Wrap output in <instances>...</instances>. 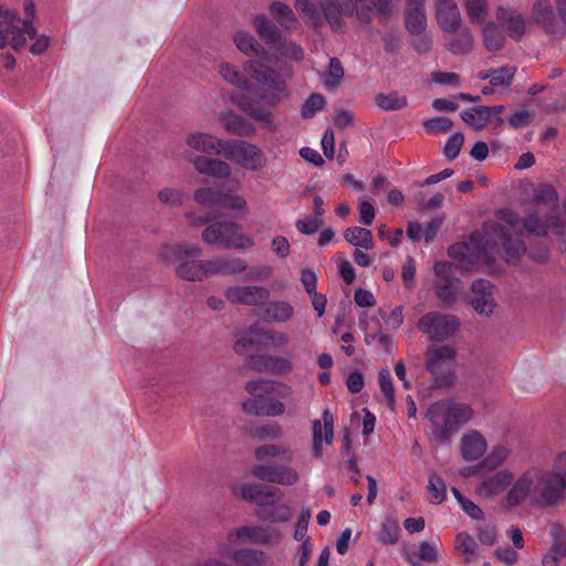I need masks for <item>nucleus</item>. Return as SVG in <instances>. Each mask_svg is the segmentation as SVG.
Listing matches in <instances>:
<instances>
[{"mask_svg":"<svg viewBox=\"0 0 566 566\" xmlns=\"http://www.w3.org/2000/svg\"><path fill=\"white\" fill-rule=\"evenodd\" d=\"M464 143V136L461 133H455L450 136L444 145L443 154L448 159H455Z\"/></svg>","mask_w":566,"mask_h":566,"instance_id":"62","label":"nucleus"},{"mask_svg":"<svg viewBox=\"0 0 566 566\" xmlns=\"http://www.w3.org/2000/svg\"><path fill=\"white\" fill-rule=\"evenodd\" d=\"M223 126L228 133L240 137L253 136L255 134L254 125L237 114L226 116Z\"/></svg>","mask_w":566,"mask_h":566,"instance_id":"33","label":"nucleus"},{"mask_svg":"<svg viewBox=\"0 0 566 566\" xmlns=\"http://www.w3.org/2000/svg\"><path fill=\"white\" fill-rule=\"evenodd\" d=\"M460 326V319L455 315L440 312H429L417 323L418 331L427 335L430 342H444L453 337Z\"/></svg>","mask_w":566,"mask_h":566,"instance_id":"8","label":"nucleus"},{"mask_svg":"<svg viewBox=\"0 0 566 566\" xmlns=\"http://www.w3.org/2000/svg\"><path fill=\"white\" fill-rule=\"evenodd\" d=\"M378 381H379L381 391L384 392V395L387 398L389 408L394 409V407H395V389H394V384H392V379H391L389 370L384 369V370L379 371Z\"/></svg>","mask_w":566,"mask_h":566,"instance_id":"61","label":"nucleus"},{"mask_svg":"<svg viewBox=\"0 0 566 566\" xmlns=\"http://www.w3.org/2000/svg\"><path fill=\"white\" fill-rule=\"evenodd\" d=\"M457 356V348L448 344L431 345L427 348L424 365L431 375V388L449 389L454 385L457 376L452 363Z\"/></svg>","mask_w":566,"mask_h":566,"instance_id":"5","label":"nucleus"},{"mask_svg":"<svg viewBox=\"0 0 566 566\" xmlns=\"http://www.w3.org/2000/svg\"><path fill=\"white\" fill-rule=\"evenodd\" d=\"M196 170L201 175H207L217 179H226L231 172V166L220 159L209 158L206 156H193L189 159Z\"/></svg>","mask_w":566,"mask_h":566,"instance_id":"24","label":"nucleus"},{"mask_svg":"<svg viewBox=\"0 0 566 566\" xmlns=\"http://www.w3.org/2000/svg\"><path fill=\"white\" fill-rule=\"evenodd\" d=\"M537 217L532 214L523 221L512 210H501L496 220L486 221L480 231L471 233L468 241L452 244L448 249V254L454 260L455 269L461 273H468L476 265H491L501 247L506 261L516 263L526 251V245L520 237L523 233H545L547 224L541 223Z\"/></svg>","mask_w":566,"mask_h":566,"instance_id":"1","label":"nucleus"},{"mask_svg":"<svg viewBox=\"0 0 566 566\" xmlns=\"http://www.w3.org/2000/svg\"><path fill=\"white\" fill-rule=\"evenodd\" d=\"M566 557V539L552 544L546 554L542 557L543 566H558L559 559Z\"/></svg>","mask_w":566,"mask_h":566,"instance_id":"58","label":"nucleus"},{"mask_svg":"<svg viewBox=\"0 0 566 566\" xmlns=\"http://www.w3.org/2000/svg\"><path fill=\"white\" fill-rule=\"evenodd\" d=\"M566 497V485L548 470L531 467L512 484L506 495L511 507L523 504L526 500L541 507H552Z\"/></svg>","mask_w":566,"mask_h":566,"instance_id":"2","label":"nucleus"},{"mask_svg":"<svg viewBox=\"0 0 566 566\" xmlns=\"http://www.w3.org/2000/svg\"><path fill=\"white\" fill-rule=\"evenodd\" d=\"M263 305L262 319L265 323L283 324L294 316V307L286 301H266Z\"/></svg>","mask_w":566,"mask_h":566,"instance_id":"29","label":"nucleus"},{"mask_svg":"<svg viewBox=\"0 0 566 566\" xmlns=\"http://www.w3.org/2000/svg\"><path fill=\"white\" fill-rule=\"evenodd\" d=\"M483 43L488 51H500L505 42V36L494 22L488 23L482 32Z\"/></svg>","mask_w":566,"mask_h":566,"instance_id":"38","label":"nucleus"},{"mask_svg":"<svg viewBox=\"0 0 566 566\" xmlns=\"http://www.w3.org/2000/svg\"><path fill=\"white\" fill-rule=\"evenodd\" d=\"M251 473L260 481L268 483L290 486L298 483L300 473L291 465L279 464H254L251 467Z\"/></svg>","mask_w":566,"mask_h":566,"instance_id":"12","label":"nucleus"},{"mask_svg":"<svg viewBox=\"0 0 566 566\" xmlns=\"http://www.w3.org/2000/svg\"><path fill=\"white\" fill-rule=\"evenodd\" d=\"M534 202L536 207L526 212L524 218L521 220H526L528 214L541 210V220H546L549 216L555 214L558 216V196L555 189L549 185H541L534 190Z\"/></svg>","mask_w":566,"mask_h":566,"instance_id":"18","label":"nucleus"},{"mask_svg":"<svg viewBox=\"0 0 566 566\" xmlns=\"http://www.w3.org/2000/svg\"><path fill=\"white\" fill-rule=\"evenodd\" d=\"M209 276L211 275H237L247 271L248 264L241 258H217L208 260Z\"/></svg>","mask_w":566,"mask_h":566,"instance_id":"30","label":"nucleus"},{"mask_svg":"<svg viewBox=\"0 0 566 566\" xmlns=\"http://www.w3.org/2000/svg\"><path fill=\"white\" fill-rule=\"evenodd\" d=\"M455 547L463 554L465 563H472L476 560L478 544L470 534H458L455 538Z\"/></svg>","mask_w":566,"mask_h":566,"instance_id":"44","label":"nucleus"},{"mask_svg":"<svg viewBox=\"0 0 566 566\" xmlns=\"http://www.w3.org/2000/svg\"><path fill=\"white\" fill-rule=\"evenodd\" d=\"M319 8L334 30L342 28L343 15H353L355 11L353 0H319Z\"/></svg>","mask_w":566,"mask_h":566,"instance_id":"19","label":"nucleus"},{"mask_svg":"<svg viewBox=\"0 0 566 566\" xmlns=\"http://www.w3.org/2000/svg\"><path fill=\"white\" fill-rule=\"evenodd\" d=\"M400 527L394 518H386L378 533V539L385 545H394L398 542Z\"/></svg>","mask_w":566,"mask_h":566,"instance_id":"48","label":"nucleus"},{"mask_svg":"<svg viewBox=\"0 0 566 566\" xmlns=\"http://www.w3.org/2000/svg\"><path fill=\"white\" fill-rule=\"evenodd\" d=\"M220 207L233 211H240L243 214L249 213V207L247 200L239 195L230 193V192H222L221 200H220Z\"/></svg>","mask_w":566,"mask_h":566,"instance_id":"55","label":"nucleus"},{"mask_svg":"<svg viewBox=\"0 0 566 566\" xmlns=\"http://www.w3.org/2000/svg\"><path fill=\"white\" fill-rule=\"evenodd\" d=\"M228 545H235L238 542L253 544H276L281 541V533L272 526H243L228 534Z\"/></svg>","mask_w":566,"mask_h":566,"instance_id":"14","label":"nucleus"},{"mask_svg":"<svg viewBox=\"0 0 566 566\" xmlns=\"http://www.w3.org/2000/svg\"><path fill=\"white\" fill-rule=\"evenodd\" d=\"M243 70L253 82L259 98L266 105L275 106L290 96L289 73L279 72L268 64L253 60L247 61Z\"/></svg>","mask_w":566,"mask_h":566,"instance_id":"3","label":"nucleus"},{"mask_svg":"<svg viewBox=\"0 0 566 566\" xmlns=\"http://www.w3.org/2000/svg\"><path fill=\"white\" fill-rule=\"evenodd\" d=\"M254 457L258 461H265L271 458H281L290 463L293 460V452L281 444H263L254 450Z\"/></svg>","mask_w":566,"mask_h":566,"instance_id":"35","label":"nucleus"},{"mask_svg":"<svg viewBox=\"0 0 566 566\" xmlns=\"http://www.w3.org/2000/svg\"><path fill=\"white\" fill-rule=\"evenodd\" d=\"M512 482L513 473L504 469L484 479L476 486V492L482 497L489 499L502 493Z\"/></svg>","mask_w":566,"mask_h":566,"instance_id":"26","label":"nucleus"},{"mask_svg":"<svg viewBox=\"0 0 566 566\" xmlns=\"http://www.w3.org/2000/svg\"><path fill=\"white\" fill-rule=\"evenodd\" d=\"M463 7L472 24H481L489 12L486 0H465Z\"/></svg>","mask_w":566,"mask_h":566,"instance_id":"42","label":"nucleus"},{"mask_svg":"<svg viewBox=\"0 0 566 566\" xmlns=\"http://www.w3.org/2000/svg\"><path fill=\"white\" fill-rule=\"evenodd\" d=\"M233 40L238 50L247 55H259L261 52V46L255 39L245 32H237Z\"/></svg>","mask_w":566,"mask_h":566,"instance_id":"52","label":"nucleus"},{"mask_svg":"<svg viewBox=\"0 0 566 566\" xmlns=\"http://www.w3.org/2000/svg\"><path fill=\"white\" fill-rule=\"evenodd\" d=\"M405 27L410 34H420L427 31L426 8L406 7Z\"/></svg>","mask_w":566,"mask_h":566,"instance_id":"32","label":"nucleus"},{"mask_svg":"<svg viewBox=\"0 0 566 566\" xmlns=\"http://www.w3.org/2000/svg\"><path fill=\"white\" fill-rule=\"evenodd\" d=\"M533 19L548 33L564 32L563 23L554 11L549 0H537L533 6Z\"/></svg>","mask_w":566,"mask_h":566,"instance_id":"23","label":"nucleus"},{"mask_svg":"<svg viewBox=\"0 0 566 566\" xmlns=\"http://www.w3.org/2000/svg\"><path fill=\"white\" fill-rule=\"evenodd\" d=\"M219 74L226 82L239 90L244 92L253 91V85L248 74L241 73L237 67L229 63H221L219 65Z\"/></svg>","mask_w":566,"mask_h":566,"instance_id":"31","label":"nucleus"},{"mask_svg":"<svg viewBox=\"0 0 566 566\" xmlns=\"http://www.w3.org/2000/svg\"><path fill=\"white\" fill-rule=\"evenodd\" d=\"M241 226L231 220H220L206 227L201 238L206 244L223 249H249L255 244L250 233L240 232Z\"/></svg>","mask_w":566,"mask_h":566,"instance_id":"6","label":"nucleus"},{"mask_svg":"<svg viewBox=\"0 0 566 566\" xmlns=\"http://www.w3.org/2000/svg\"><path fill=\"white\" fill-rule=\"evenodd\" d=\"M448 400L437 401L427 409L424 417L431 423L429 438L431 441L442 442L449 440L455 433L449 411Z\"/></svg>","mask_w":566,"mask_h":566,"instance_id":"10","label":"nucleus"},{"mask_svg":"<svg viewBox=\"0 0 566 566\" xmlns=\"http://www.w3.org/2000/svg\"><path fill=\"white\" fill-rule=\"evenodd\" d=\"M376 105L382 111H398L402 109L408 105V99L405 95H400L398 92H390L388 94L379 93L375 96Z\"/></svg>","mask_w":566,"mask_h":566,"instance_id":"39","label":"nucleus"},{"mask_svg":"<svg viewBox=\"0 0 566 566\" xmlns=\"http://www.w3.org/2000/svg\"><path fill=\"white\" fill-rule=\"evenodd\" d=\"M486 449V440L476 430H471L461 438V454L465 461L479 460Z\"/></svg>","mask_w":566,"mask_h":566,"instance_id":"28","label":"nucleus"},{"mask_svg":"<svg viewBox=\"0 0 566 566\" xmlns=\"http://www.w3.org/2000/svg\"><path fill=\"white\" fill-rule=\"evenodd\" d=\"M202 250L196 245L170 244L164 247L161 256L176 263V275L185 281L201 282L209 277L208 260H201Z\"/></svg>","mask_w":566,"mask_h":566,"instance_id":"4","label":"nucleus"},{"mask_svg":"<svg viewBox=\"0 0 566 566\" xmlns=\"http://www.w3.org/2000/svg\"><path fill=\"white\" fill-rule=\"evenodd\" d=\"M496 21L505 28L510 38L520 41L526 32V21L515 9L499 7L496 9Z\"/></svg>","mask_w":566,"mask_h":566,"instance_id":"22","label":"nucleus"},{"mask_svg":"<svg viewBox=\"0 0 566 566\" xmlns=\"http://www.w3.org/2000/svg\"><path fill=\"white\" fill-rule=\"evenodd\" d=\"M535 118L534 111H516L507 118L510 126L513 128H523L528 126Z\"/></svg>","mask_w":566,"mask_h":566,"instance_id":"64","label":"nucleus"},{"mask_svg":"<svg viewBox=\"0 0 566 566\" xmlns=\"http://www.w3.org/2000/svg\"><path fill=\"white\" fill-rule=\"evenodd\" d=\"M231 558L240 566H260L264 560L262 552L242 548L231 553Z\"/></svg>","mask_w":566,"mask_h":566,"instance_id":"46","label":"nucleus"},{"mask_svg":"<svg viewBox=\"0 0 566 566\" xmlns=\"http://www.w3.org/2000/svg\"><path fill=\"white\" fill-rule=\"evenodd\" d=\"M428 491L430 494V503L440 504L446 500L447 486L442 478L437 473L429 475Z\"/></svg>","mask_w":566,"mask_h":566,"instance_id":"51","label":"nucleus"},{"mask_svg":"<svg viewBox=\"0 0 566 566\" xmlns=\"http://www.w3.org/2000/svg\"><path fill=\"white\" fill-rule=\"evenodd\" d=\"M324 426L321 420L313 421V454L316 458L323 455V442L331 444L334 437L333 416L328 410L323 412Z\"/></svg>","mask_w":566,"mask_h":566,"instance_id":"25","label":"nucleus"},{"mask_svg":"<svg viewBox=\"0 0 566 566\" xmlns=\"http://www.w3.org/2000/svg\"><path fill=\"white\" fill-rule=\"evenodd\" d=\"M244 367L255 373L286 375L292 371V363L284 357L273 355H252L244 363Z\"/></svg>","mask_w":566,"mask_h":566,"instance_id":"16","label":"nucleus"},{"mask_svg":"<svg viewBox=\"0 0 566 566\" xmlns=\"http://www.w3.org/2000/svg\"><path fill=\"white\" fill-rule=\"evenodd\" d=\"M254 27L259 35L266 42L276 43L280 40L277 28L265 15L255 17Z\"/></svg>","mask_w":566,"mask_h":566,"instance_id":"47","label":"nucleus"},{"mask_svg":"<svg viewBox=\"0 0 566 566\" xmlns=\"http://www.w3.org/2000/svg\"><path fill=\"white\" fill-rule=\"evenodd\" d=\"M276 381L268 379L250 380L245 385V390L253 397H265L275 391Z\"/></svg>","mask_w":566,"mask_h":566,"instance_id":"53","label":"nucleus"},{"mask_svg":"<svg viewBox=\"0 0 566 566\" xmlns=\"http://www.w3.org/2000/svg\"><path fill=\"white\" fill-rule=\"evenodd\" d=\"M223 156L251 171H259L266 164L264 153L258 146L244 140L224 142Z\"/></svg>","mask_w":566,"mask_h":566,"instance_id":"9","label":"nucleus"},{"mask_svg":"<svg viewBox=\"0 0 566 566\" xmlns=\"http://www.w3.org/2000/svg\"><path fill=\"white\" fill-rule=\"evenodd\" d=\"M436 20L440 29L447 33H455L462 27V18L454 1L436 2Z\"/></svg>","mask_w":566,"mask_h":566,"instance_id":"21","label":"nucleus"},{"mask_svg":"<svg viewBox=\"0 0 566 566\" xmlns=\"http://www.w3.org/2000/svg\"><path fill=\"white\" fill-rule=\"evenodd\" d=\"M270 12L286 30H292L297 24V20L295 19L292 9L284 3H272L270 7Z\"/></svg>","mask_w":566,"mask_h":566,"instance_id":"43","label":"nucleus"},{"mask_svg":"<svg viewBox=\"0 0 566 566\" xmlns=\"http://www.w3.org/2000/svg\"><path fill=\"white\" fill-rule=\"evenodd\" d=\"M547 470L566 485V451L556 453L552 461L551 469Z\"/></svg>","mask_w":566,"mask_h":566,"instance_id":"63","label":"nucleus"},{"mask_svg":"<svg viewBox=\"0 0 566 566\" xmlns=\"http://www.w3.org/2000/svg\"><path fill=\"white\" fill-rule=\"evenodd\" d=\"M261 340L263 342L261 346H271L276 349H282L290 343L286 333L273 329H266Z\"/></svg>","mask_w":566,"mask_h":566,"instance_id":"59","label":"nucleus"},{"mask_svg":"<svg viewBox=\"0 0 566 566\" xmlns=\"http://www.w3.org/2000/svg\"><path fill=\"white\" fill-rule=\"evenodd\" d=\"M242 409L256 417H276L284 413L285 406L274 397H259L244 400Z\"/></svg>","mask_w":566,"mask_h":566,"instance_id":"20","label":"nucleus"},{"mask_svg":"<svg viewBox=\"0 0 566 566\" xmlns=\"http://www.w3.org/2000/svg\"><path fill=\"white\" fill-rule=\"evenodd\" d=\"M259 516L270 523H284L291 518L292 510L287 504L281 503L279 500L273 505L262 509Z\"/></svg>","mask_w":566,"mask_h":566,"instance_id":"37","label":"nucleus"},{"mask_svg":"<svg viewBox=\"0 0 566 566\" xmlns=\"http://www.w3.org/2000/svg\"><path fill=\"white\" fill-rule=\"evenodd\" d=\"M515 66H502L493 70L492 86L507 87L515 75Z\"/></svg>","mask_w":566,"mask_h":566,"instance_id":"60","label":"nucleus"},{"mask_svg":"<svg viewBox=\"0 0 566 566\" xmlns=\"http://www.w3.org/2000/svg\"><path fill=\"white\" fill-rule=\"evenodd\" d=\"M511 454V450L505 446H496L490 454L481 462V467L489 470L497 469Z\"/></svg>","mask_w":566,"mask_h":566,"instance_id":"54","label":"nucleus"},{"mask_svg":"<svg viewBox=\"0 0 566 566\" xmlns=\"http://www.w3.org/2000/svg\"><path fill=\"white\" fill-rule=\"evenodd\" d=\"M447 409L453 424H455V432L459 430V427L468 422L473 415V411L469 405L455 403L450 400H448Z\"/></svg>","mask_w":566,"mask_h":566,"instance_id":"45","label":"nucleus"},{"mask_svg":"<svg viewBox=\"0 0 566 566\" xmlns=\"http://www.w3.org/2000/svg\"><path fill=\"white\" fill-rule=\"evenodd\" d=\"M457 36L449 41L448 49L453 54H465L471 51L474 38L467 27H461Z\"/></svg>","mask_w":566,"mask_h":566,"instance_id":"40","label":"nucleus"},{"mask_svg":"<svg viewBox=\"0 0 566 566\" xmlns=\"http://www.w3.org/2000/svg\"><path fill=\"white\" fill-rule=\"evenodd\" d=\"M226 298L232 304L259 306L270 300L271 293L259 285L231 286L224 291Z\"/></svg>","mask_w":566,"mask_h":566,"instance_id":"15","label":"nucleus"},{"mask_svg":"<svg viewBox=\"0 0 566 566\" xmlns=\"http://www.w3.org/2000/svg\"><path fill=\"white\" fill-rule=\"evenodd\" d=\"M355 6L354 13L359 22L369 24L374 18L384 23L397 10L394 0H353Z\"/></svg>","mask_w":566,"mask_h":566,"instance_id":"13","label":"nucleus"},{"mask_svg":"<svg viewBox=\"0 0 566 566\" xmlns=\"http://www.w3.org/2000/svg\"><path fill=\"white\" fill-rule=\"evenodd\" d=\"M326 104L325 97L319 93L311 94L302 105L301 115L303 118H312L315 113L323 109Z\"/></svg>","mask_w":566,"mask_h":566,"instance_id":"57","label":"nucleus"},{"mask_svg":"<svg viewBox=\"0 0 566 566\" xmlns=\"http://www.w3.org/2000/svg\"><path fill=\"white\" fill-rule=\"evenodd\" d=\"M460 281L449 280V281H434V291L439 301L442 303L443 307H451L458 296Z\"/></svg>","mask_w":566,"mask_h":566,"instance_id":"34","label":"nucleus"},{"mask_svg":"<svg viewBox=\"0 0 566 566\" xmlns=\"http://www.w3.org/2000/svg\"><path fill=\"white\" fill-rule=\"evenodd\" d=\"M344 77V69L337 57L329 60V66L324 77V85L327 90H335Z\"/></svg>","mask_w":566,"mask_h":566,"instance_id":"50","label":"nucleus"},{"mask_svg":"<svg viewBox=\"0 0 566 566\" xmlns=\"http://www.w3.org/2000/svg\"><path fill=\"white\" fill-rule=\"evenodd\" d=\"M241 109L253 119L270 124L272 122L273 115L272 113L266 109L264 106L260 104L259 101L252 99V98H245L241 103Z\"/></svg>","mask_w":566,"mask_h":566,"instance_id":"41","label":"nucleus"},{"mask_svg":"<svg viewBox=\"0 0 566 566\" xmlns=\"http://www.w3.org/2000/svg\"><path fill=\"white\" fill-rule=\"evenodd\" d=\"M222 192L213 188H199L195 191V200L205 207L220 206Z\"/></svg>","mask_w":566,"mask_h":566,"instance_id":"56","label":"nucleus"},{"mask_svg":"<svg viewBox=\"0 0 566 566\" xmlns=\"http://www.w3.org/2000/svg\"><path fill=\"white\" fill-rule=\"evenodd\" d=\"M344 238L352 245L366 250L374 248L373 233L368 229L360 227L347 228L344 232Z\"/></svg>","mask_w":566,"mask_h":566,"instance_id":"36","label":"nucleus"},{"mask_svg":"<svg viewBox=\"0 0 566 566\" xmlns=\"http://www.w3.org/2000/svg\"><path fill=\"white\" fill-rule=\"evenodd\" d=\"M224 142L201 132L192 133L186 139V144L190 149L207 155H223Z\"/></svg>","mask_w":566,"mask_h":566,"instance_id":"27","label":"nucleus"},{"mask_svg":"<svg viewBox=\"0 0 566 566\" xmlns=\"http://www.w3.org/2000/svg\"><path fill=\"white\" fill-rule=\"evenodd\" d=\"M467 300L480 316H491L497 306L495 286L484 279L472 282Z\"/></svg>","mask_w":566,"mask_h":566,"instance_id":"11","label":"nucleus"},{"mask_svg":"<svg viewBox=\"0 0 566 566\" xmlns=\"http://www.w3.org/2000/svg\"><path fill=\"white\" fill-rule=\"evenodd\" d=\"M461 118L476 130L483 129L490 120L483 112V106H478L461 112Z\"/></svg>","mask_w":566,"mask_h":566,"instance_id":"49","label":"nucleus"},{"mask_svg":"<svg viewBox=\"0 0 566 566\" xmlns=\"http://www.w3.org/2000/svg\"><path fill=\"white\" fill-rule=\"evenodd\" d=\"M240 493L243 500L262 509L273 505L283 496V492L280 489L258 483L243 484Z\"/></svg>","mask_w":566,"mask_h":566,"instance_id":"17","label":"nucleus"},{"mask_svg":"<svg viewBox=\"0 0 566 566\" xmlns=\"http://www.w3.org/2000/svg\"><path fill=\"white\" fill-rule=\"evenodd\" d=\"M38 35L35 27L30 21H22L17 10L0 7V49L10 45L20 51L27 44V36Z\"/></svg>","mask_w":566,"mask_h":566,"instance_id":"7","label":"nucleus"}]
</instances>
